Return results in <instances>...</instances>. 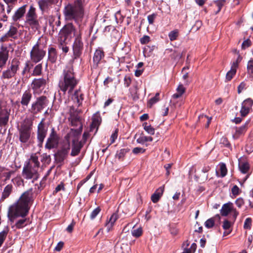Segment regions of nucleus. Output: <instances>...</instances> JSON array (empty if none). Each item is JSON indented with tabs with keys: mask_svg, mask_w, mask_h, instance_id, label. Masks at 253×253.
I'll list each match as a JSON object with an SVG mask.
<instances>
[{
	"mask_svg": "<svg viewBox=\"0 0 253 253\" xmlns=\"http://www.w3.org/2000/svg\"><path fill=\"white\" fill-rule=\"evenodd\" d=\"M32 194V189L26 191L22 195L17 203L9 209L8 216L11 222H14L18 217H24L27 214L28 205L31 200Z\"/></svg>",
	"mask_w": 253,
	"mask_h": 253,
	"instance_id": "nucleus-1",
	"label": "nucleus"
},
{
	"mask_svg": "<svg viewBox=\"0 0 253 253\" xmlns=\"http://www.w3.org/2000/svg\"><path fill=\"white\" fill-rule=\"evenodd\" d=\"M78 84V81L75 77L72 65L67 66L63 71L62 75L58 83L60 90L65 94L66 91L71 93Z\"/></svg>",
	"mask_w": 253,
	"mask_h": 253,
	"instance_id": "nucleus-2",
	"label": "nucleus"
},
{
	"mask_svg": "<svg viewBox=\"0 0 253 253\" xmlns=\"http://www.w3.org/2000/svg\"><path fill=\"white\" fill-rule=\"evenodd\" d=\"M85 0H75L73 4H69L64 9L63 13L66 20L77 21L82 19L84 15Z\"/></svg>",
	"mask_w": 253,
	"mask_h": 253,
	"instance_id": "nucleus-3",
	"label": "nucleus"
},
{
	"mask_svg": "<svg viewBox=\"0 0 253 253\" xmlns=\"http://www.w3.org/2000/svg\"><path fill=\"white\" fill-rule=\"evenodd\" d=\"M33 121L31 118H25L18 126L19 139L22 143H28L31 138Z\"/></svg>",
	"mask_w": 253,
	"mask_h": 253,
	"instance_id": "nucleus-4",
	"label": "nucleus"
},
{
	"mask_svg": "<svg viewBox=\"0 0 253 253\" xmlns=\"http://www.w3.org/2000/svg\"><path fill=\"white\" fill-rule=\"evenodd\" d=\"M80 128V130L71 129L70 132L65 137L66 141H67L68 140L70 141V138L73 137L72 140V151L71 152V155L73 157L78 155L84 146V143L79 141V138L82 132V126Z\"/></svg>",
	"mask_w": 253,
	"mask_h": 253,
	"instance_id": "nucleus-5",
	"label": "nucleus"
},
{
	"mask_svg": "<svg viewBox=\"0 0 253 253\" xmlns=\"http://www.w3.org/2000/svg\"><path fill=\"white\" fill-rule=\"evenodd\" d=\"M82 26L79 25V30H77L72 23H68L60 30L58 39L70 42L73 37L76 38L78 34L82 35Z\"/></svg>",
	"mask_w": 253,
	"mask_h": 253,
	"instance_id": "nucleus-6",
	"label": "nucleus"
},
{
	"mask_svg": "<svg viewBox=\"0 0 253 253\" xmlns=\"http://www.w3.org/2000/svg\"><path fill=\"white\" fill-rule=\"evenodd\" d=\"M48 104V100L45 96L38 97L35 102H33L29 111L31 113L36 115L41 112Z\"/></svg>",
	"mask_w": 253,
	"mask_h": 253,
	"instance_id": "nucleus-7",
	"label": "nucleus"
},
{
	"mask_svg": "<svg viewBox=\"0 0 253 253\" xmlns=\"http://www.w3.org/2000/svg\"><path fill=\"white\" fill-rule=\"evenodd\" d=\"M46 51L40 46L38 41L32 47L30 51V58L32 62L37 63L41 61L45 56Z\"/></svg>",
	"mask_w": 253,
	"mask_h": 253,
	"instance_id": "nucleus-8",
	"label": "nucleus"
},
{
	"mask_svg": "<svg viewBox=\"0 0 253 253\" xmlns=\"http://www.w3.org/2000/svg\"><path fill=\"white\" fill-rule=\"evenodd\" d=\"M82 35L79 33L75 38L73 45L72 49L73 52V60L80 58L84 49V43L82 41Z\"/></svg>",
	"mask_w": 253,
	"mask_h": 253,
	"instance_id": "nucleus-9",
	"label": "nucleus"
},
{
	"mask_svg": "<svg viewBox=\"0 0 253 253\" xmlns=\"http://www.w3.org/2000/svg\"><path fill=\"white\" fill-rule=\"evenodd\" d=\"M70 149V142L69 140L64 142L61 147L55 154V161L57 163H62L67 158Z\"/></svg>",
	"mask_w": 253,
	"mask_h": 253,
	"instance_id": "nucleus-10",
	"label": "nucleus"
},
{
	"mask_svg": "<svg viewBox=\"0 0 253 253\" xmlns=\"http://www.w3.org/2000/svg\"><path fill=\"white\" fill-rule=\"evenodd\" d=\"M26 22L32 28L38 29L39 27V23L37 20L36 8L33 5L30 6L26 15Z\"/></svg>",
	"mask_w": 253,
	"mask_h": 253,
	"instance_id": "nucleus-11",
	"label": "nucleus"
},
{
	"mask_svg": "<svg viewBox=\"0 0 253 253\" xmlns=\"http://www.w3.org/2000/svg\"><path fill=\"white\" fill-rule=\"evenodd\" d=\"M22 176L26 179H33L37 180L39 177L38 170L25 165L22 172Z\"/></svg>",
	"mask_w": 253,
	"mask_h": 253,
	"instance_id": "nucleus-12",
	"label": "nucleus"
},
{
	"mask_svg": "<svg viewBox=\"0 0 253 253\" xmlns=\"http://www.w3.org/2000/svg\"><path fill=\"white\" fill-rule=\"evenodd\" d=\"M59 142V137L54 128L51 129V133L47 139L45 147L48 149H51L56 147Z\"/></svg>",
	"mask_w": 253,
	"mask_h": 253,
	"instance_id": "nucleus-13",
	"label": "nucleus"
},
{
	"mask_svg": "<svg viewBox=\"0 0 253 253\" xmlns=\"http://www.w3.org/2000/svg\"><path fill=\"white\" fill-rule=\"evenodd\" d=\"M46 81L43 78L34 79L31 86L34 93H39L45 88Z\"/></svg>",
	"mask_w": 253,
	"mask_h": 253,
	"instance_id": "nucleus-14",
	"label": "nucleus"
},
{
	"mask_svg": "<svg viewBox=\"0 0 253 253\" xmlns=\"http://www.w3.org/2000/svg\"><path fill=\"white\" fill-rule=\"evenodd\" d=\"M44 119H42L38 126L37 139L39 144L42 145L47 133L44 124Z\"/></svg>",
	"mask_w": 253,
	"mask_h": 253,
	"instance_id": "nucleus-15",
	"label": "nucleus"
},
{
	"mask_svg": "<svg viewBox=\"0 0 253 253\" xmlns=\"http://www.w3.org/2000/svg\"><path fill=\"white\" fill-rule=\"evenodd\" d=\"M18 29L13 25H10L9 30L0 39V41L4 42L8 40L9 38L14 39H17Z\"/></svg>",
	"mask_w": 253,
	"mask_h": 253,
	"instance_id": "nucleus-16",
	"label": "nucleus"
},
{
	"mask_svg": "<svg viewBox=\"0 0 253 253\" xmlns=\"http://www.w3.org/2000/svg\"><path fill=\"white\" fill-rule=\"evenodd\" d=\"M9 57V50L6 46H1L0 48V69L6 65Z\"/></svg>",
	"mask_w": 253,
	"mask_h": 253,
	"instance_id": "nucleus-17",
	"label": "nucleus"
},
{
	"mask_svg": "<svg viewBox=\"0 0 253 253\" xmlns=\"http://www.w3.org/2000/svg\"><path fill=\"white\" fill-rule=\"evenodd\" d=\"M253 104V100L251 98H248L242 102L240 110L241 115L242 117H245L249 114Z\"/></svg>",
	"mask_w": 253,
	"mask_h": 253,
	"instance_id": "nucleus-18",
	"label": "nucleus"
},
{
	"mask_svg": "<svg viewBox=\"0 0 253 253\" xmlns=\"http://www.w3.org/2000/svg\"><path fill=\"white\" fill-rule=\"evenodd\" d=\"M104 57V52L101 48L97 49L93 57V65L92 68L96 69L98 67L99 63Z\"/></svg>",
	"mask_w": 253,
	"mask_h": 253,
	"instance_id": "nucleus-19",
	"label": "nucleus"
},
{
	"mask_svg": "<svg viewBox=\"0 0 253 253\" xmlns=\"http://www.w3.org/2000/svg\"><path fill=\"white\" fill-rule=\"evenodd\" d=\"M84 93L82 92L80 88L77 89L72 94L71 98L73 101L77 103L78 106H79L82 105L84 100Z\"/></svg>",
	"mask_w": 253,
	"mask_h": 253,
	"instance_id": "nucleus-20",
	"label": "nucleus"
},
{
	"mask_svg": "<svg viewBox=\"0 0 253 253\" xmlns=\"http://www.w3.org/2000/svg\"><path fill=\"white\" fill-rule=\"evenodd\" d=\"M10 110H8L6 108L0 110V126L6 125L9 120Z\"/></svg>",
	"mask_w": 253,
	"mask_h": 253,
	"instance_id": "nucleus-21",
	"label": "nucleus"
},
{
	"mask_svg": "<svg viewBox=\"0 0 253 253\" xmlns=\"http://www.w3.org/2000/svg\"><path fill=\"white\" fill-rule=\"evenodd\" d=\"M26 165L31 166V167H33V168L39 170L40 163L38 160V157L36 154H33L31 155L30 158Z\"/></svg>",
	"mask_w": 253,
	"mask_h": 253,
	"instance_id": "nucleus-22",
	"label": "nucleus"
},
{
	"mask_svg": "<svg viewBox=\"0 0 253 253\" xmlns=\"http://www.w3.org/2000/svg\"><path fill=\"white\" fill-rule=\"evenodd\" d=\"M238 66V60L233 62L230 70L227 73L226 75V81L228 82L231 80L233 77L235 75L237 72V68Z\"/></svg>",
	"mask_w": 253,
	"mask_h": 253,
	"instance_id": "nucleus-23",
	"label": "nucleus"
},
{
	"mask_svg": "<svg viewBox=\"0 0 253 253\" xmlns=\"http://www.w3.org/2000/svg\"><path fill=\"white\" fill-rule=\"evenodd\" d=\"M32 94L30 90H26L22 94L21 104L23 106L27 107L31 100Z\"/></svg>",
	"mask_w": 253,
	"mask_h": 253,
	"instance_id": "nucleus-24",
	"label": "nucleus"
},
{
	"mask_svg": "<svg viewBox=\"0 0 253 253\" xmlns=\"http://www.w3.org/2000/svg\"><path fill=\"white\" fill-rule=\"evenodd\" d=\"M27 5H24L19 7L12 16V19L14 22H16L22 18L26 12V7Z\"/></svg>",
	"mask_w": 253,
	"mask_h": 253,
	"instance_id": "nucleus-25",
	"label": "nucleus"
},
{
	"mask_svg": "<svg viewBox=\"0 0 253 253\" xmlns=\"http://www.w3.org/2000/svg\"><path fill=\"white\" fill-rule=\"evenodd\" d=\"M54 3L49 0H39L38 1V5L40 9L42 12H46L49 9L51 5Z\"/></svg>",
	"mask_w": 253,
	"mask_h": 253,
	"instance_id": "nucleus-26",
	"label": "nucleus"
},
{
	"mask_svg": "<svg viewBox=\"0 0 253 253\" xmlns=\"http://www.w3.org/2000/svg\"><path fill=\"white\" fill-rule=\"evenodd\" d=\"M250 121V120H248L243 125H242L240 127H236V132L235 134L233 135V137L237 138L238 137H239V136L244 134L247 131V128H248Z\"/></svg>",
	"mask_w": 253,
	"mask_h": 253,
	"instance_id": "nucleus-27",
	"label": "nucleus"
},
{
	"mask_svg": "<svg viewBox=\"0 0 253 253\" xmlns=\"http://www.w3.org/2000/svg\"><path fill=\"white\" fill-rule=\"evenodd\" d=\"M119 216L117 213H114L110 217L109 220L106 221L105 227L108 232H109L114 226L115 222L118 219Z\"/></svg>",
	"mask_w": 253,
	"mask_h": 253,
	"instance_id": "nucleus-28",
	"label": "nucleus"
},
{
	"mask_svg": "<svg viewBox=\"0 0 253 253\" xmlns=\"http://www.w3.org/2000/svg\"><path fill=\"white\" fill-rule=\"evenodd\" d=\"M57 58L56 49L53 47H49L48 49V60L51 63L56 62Z\"/></svg>",
	"mask_w": 253,
	"mask_h": 253,
	"instance_id": "nucleus-29",
	"label": "nucleus"
},
{
	"mask_svg": "<svg viewBox=\"0 0 253 253\" xmlns=\"http://www.w3.org/2000/svg\"><path fill=\"white\" fill-rule=\"evenodd\" d=\"M233 204L229 202L224 204L220 210V213L222 216H227L233 210Z\"/></svg>",
	"mask_w": 253,
	"mask_h": 253,
	"instance_id": "nucleus-30",
	"label": "nucleus"
},
{
	"mask_svg": "<svg viewBox=\"0 0 253 253\" xmlns=\"http://www.w3.org/2000/svg\"><path fill=\"white\" fill-rule=\"evenodd\" d=\"M164 186H161L159 187L156 192L152 195L151 196V200L154 203H157L164 191Z\"/></svg>",
	"mask_w": 253,
	"mask_h": 253,
	"instance_id": "nucleus-31",
	"label": "nucleus"
},
{
	"mask_svg": "<svg viewBox=\"0 0 253 253\" xmlns=\"http://www.w3.org/2000/svg\"><path fill=\"white\" fill-rule=\"evenodd\" d=\"M20 62L16 58L12 60L7 69L16 74L19 68Z\"/></svg>",
	"mask_w": 253,
	"mask_h": 253,
	"instance_id": "nucleus-32",
	"label": "nucleus"
},
{
	"mask_svg": "<svg viewBox=\"0 0 253 253\" xmlns=\"http://www.w3.org/2000/svg\"><path fill=\"white\" fill-rule=\"evenodd\" d=\"M13 189V186L11 184L7 185L4 188L1 197V200L3 201L8 198L11 193Z\"/></svg>",
	"mask_w": 253,
	"mask_h": 253,
	"instance_id": "nucleus-33",
	"label": "nucleus"
},
{
	"mask_svg": "<svg viewBox=\"0 0 253 253\" xmlns=\"http://www.w3.org/2000/svg\"><path fill=\"white\" fill-rule=\"evenodd\" d=\"M69 42H70L68 41L58 39L59 48L61 49L62 51L65 53H67L69 50V47L67 46V44Z\"/></svg>",
	"mask_w": 253,
	"mask_h": 253,
	"instance_id": "nucleus-34",
	"label": "nucleus"
},
{
	"mask_svg": "<svg viewBox=\"0 0 253 253\" xmlns=\"http://www.w3.org/2000/svg\"><path fill=\"white\" fill-rule=\"evenodd\" d=\"M129 151V149L128 148H123L117 151L115 155L116 158L118 159L120 161H123L125 155Z\"/></svg>",
	"mask_w": 253,
	"mask_h": 253,
	"instance_id": "nucleus-35",
	"label": "nucleus"
},
{
	"mask_svg": "<svg viewBox=\"0 0 253 253\" xmlns=\"http://www.w3.org/2000/svg\"><path fill=\"white\" fill-rule=\"evenodd\" d=\"M29 219L27 218H23L18 220L15 224L17 229H20L29 224Z\"/></svg>",
	"mask_w": 253,
	"mask_h": 253,
	"instance_id": "nucleus-36",
	"label": "nucleus"
},
{
	"mask_svg": "<svg viewBox=\"0 0 253 253\" xmlns=\"http://www.w3.org/2000/svg\"><path fill=\"white\" fill-rule=\"evenodd\" d=\"M239 168L243 173H247L249 170L250 166L248 162L240 161L239 163Z\"/></svg>",
	"mask_w": 253,
	"mask_h": 253,
	"instance_id": "nucleus-37",
	"label": "nucleus"
},
{
	"mask_svg": "<svg viewBox=\"0 0 253 253\" xmlns=\"http://www.w3.org/2000/svg\"><path fill=\"white\" fill-rule=\"evenodd\" d=\"M247 74L249 78L253 79V60L248 61L247 64Z\"/></svg>",
	"mask_w": 253,
	"mask_h": 253,
	"instance_id": "nucleus-38",
	"label": "nucleus"
},
{
	"mask_svg": "<svg viewBox=\"0 0 253 253\" xmlns=\"http://www.w3.org/2000/svg\"><path fill=\"white\" fill-rule=\"evenodd\" d=\"M42 63L38 64L34 68L32 76H41L42 73Z\"/></svg>",
	"mask_w": 253,
	"mask_h": 253,
	"instance_id": "nucleus-39",
	"label": "nucleus"
},
{
	"mask_svg": "<svg viewBox=\"0 0 253 253\" xmlns=\"http://www.w3.org/2000/svg\"><path fill=\"white\" fill-rule=\"evenodd\" d=\"M16 73L7 69L6 70L3 71L1 77L3 79H9L14 77Z\"/></svg>",
	"mask_w": 253,
	"mask_h": 253,
	"instance_id": "nucleus-40",
	"label": "nucleus"
},
{
	"mask_svg": "<svg viewBox=\"0 0 253 253\" xmlns=\"http://www.w3.org/2000/svg\"><path fill=\"white\" fill-rule=\"evenodd\" d=\"M153 141V138L151 136H142L137 139L136 142L138 143L144 144L146 142H151Z\"/></svg>",
	"mask_w": 253,
	"mask_h": 253,
	"instance_id": "nucleus-41",
	"label": "nucleus"
},
{
	"mask_svg": "<svg viewBox=\"0 0 253 253\" xmlns=\"http://www.w3.org/2000/svg\"><path fill=\"white\" fill-rule=\"evenodd\" d=\"M71 124L72 126H77L80 125V127L79 129H76V130H80V127L82 126V129H83V126L81 124L80 118L78 116H76L73 117L71 119Z\"/></svg>",
	"mask_w": 253,
	"mask_h": 253,
	"instance_id": "nucleus-42",
	"label": "nucleus"
},
{
	"mask_svg": "<svg viewBox=\"0 0 253 253\" xmlns=\"http://www.w3.org/2000/svg\"><path fill=\"white\" fill-rule=\"evenodd\" d=\"M8 232V228L4 229L0 232V247L3 244L4 240H5Z\"/></svg>",
	"mask_w": 253,
	"mask_h": 253,
	"instance_id": "nucleus-43",
	"label": "nucleus"
},
{
	"mask_svg": "<svg viewBox=\"0 0 253 253\" xmlns=\"http://www.w3.org/2000/svg\"><path fill=\"white\" fill-rule=\"evenodd\" d=\"M178 30L176 29L170 32L169 34V38L170 41L176 40L178 36Z\"/></svg>",
	"mask_w": 253,
	"mask_h": 253,
	"instance_id": "nucleus-44",
	"label": "nucleus"
},
{
	"mask_svg": "<svg viewBox=\"0 0 253 253\" xmlns=\"http://www.w3.org/2000/svg\"><path fill=\"white\" fill-rule=\"evenodd\" d=\"M143 126L144 130L149 134L153 135L155 133V129L151 125H148L147 123H145L143 124Z\"/></svg>",
	"mask_w": 253,
	"mask_h": 253,
	"instance_id": "nucleus-45",
	"label": "nucleus"
},
{
	"mask_svg": "<svg viewBox=\"0 0 253 253\" xmlns=\"http://www.w3.org/2000/svg\"><path fill=\"white\" fill-rule=\"evenodd\" d=\"M159 93H157L154 97L151 98L148 101V106H149V107H151L153 104L157 102L159 100Z\"/></svg>",
	"mask_w": 253,
	"mask_h": 253,
	"instance_id": "nucleus-46",
	"label": "nucleus"
},
{
	"mask_svg": "<svg viewBox=\"0 0 253 253\" xmlns=\"http://www.w3.org/2000/svg\"><path fill=\"white\" fill-rule=\"evenodd\" d=\"M131 234L133 237L136 238L139 237L142 234V229L141 227L137 229H133L131 231Z\"/></svg>",
	"mask_w": 253,
	"mask_h": 253,
	"instance_id": "nucleus-47",
	"label": "nucleus"
},
{
	"mask_svg": "<svg viewBox=\"0 0 253 253\" xmlns=\"http://www.w3.org/2000/svg\"><path fill=\"white\" fill-rule=\"evenodd\" d=\"M214 225V219L213 217L208 219L205 222V225L207 228H211Z\"/></svg>",
	"mask_w": 253,
	"mask_h": 253,
	"instance_id": "nucleus-48",
	"label": "nucleus"
},
{
	"mask_svg": "<svg viewBox=\"0 0 253 253\" xmlns=\"http://www.w3.org/2000/svg\"><path fill=\"white\" fill-rule=\"evenodd\" d=\"M15 173L14 170H10L8 172H3L2 175L3 176L5 177L3 181L4 182H6L7 180H9L11 175Z\"/></svg>",
	"mask_w": 253,
	"mask_h": 253,
	"instance_id": "nucleus-49",
	"label": "nucleus"
},
{
	"mask_svg": "<svg viewBox=\"0 0 253 253\" xmlns=\"http://www.w3.org/2000/svg\"><path fill=\"white\" fill-rule=\"evenodd\" d=\"M220 175L221 177H224L227 174V169L225 164L222 163L220 165Z\"/></svg>",
	"mask_w": 253,
	"mask_h": 253,
	"instance_id": "nucleus-50",
	"label": "nucleus"
},
{
	"mask_svg": "<svg viewBox=\"0 0 253 253\" xmlns=\"http://www.w3.org/2000/svg\"><path fill=\"white\" fill-rule=\"evenodd\" d=\"M118 131H119L118 129H116L114 131V132L112 134V135H111V137H110L111 143L108 145V147H109L110 145H111L112 144H113L115 142V140H116V139L118 137Z\"/></svg>",
	"mask_w": 253,
	"mask_h": 253,
	"instance_id": "nucleus-51",
	"label": "nucleus"
},
{
	"mask_svg": "<svg viewBox=\"0 0 253 253\" xmlns=\"http://www.w3.org/2000/svg\"><path fill=\"white\" fill-rule=\"evenodd\" d=\"M252 221V220L251 218L248 217L246 218L244 222V228L246 229H250L251 228Z\"/></svg>",
	"mask_w": 253,
	"mask_h": 253,
	"instance_id": "nucleus-52",
	"label": "nucleus"
},
{
	"mask_svg": "<svg viewBox=\"0 0 253 253\" xmlns=\"http://www.w3.org/2000/svg\"><path fill=\"white\" fill-rule=\"evenodd\" d=\"M101 209L99 207L95 208L91 213L90 218L91 219H94L100 212Z\"/></svg>",
	"mask_w": 253,
	"mask_h": 253,
	"instance_id": "nucleus-53",
	"label": "nucleus"
},
{
	"mask_svg": "<svg viewBox=\"0 0 253 253\" xmlns=\"http://www.w3.org/2000/svg\"><path fill=\"white\" fill-rule=\"evenodd\" d=\"M225 3V0H217L215 1V3L218 8L217 12H219L221 10L222 6L224 5Z\"/></svg>",
	"mask_w": 253,
	"mask_h": 253,
	"instance_id": "nucleus-54",
	"label": "nucleus"
},
{
	"mask_svg": "<svg viewBox=\"0 0 253 253\" xmlns=\"http://www.w3.org/2000/svg\"><path fill=\"white\" fill-rule=\"evenodd\" d=\"M61 190H65L64 184L63 183L61 182L59 185H58L55 188V190L53 191V194H56L58 192Z\"/></svg>",
	"mask_w": 253,
	"mask_h": 253,
	"instance_id": "nucleus-55",
	"label": "nucleus"
},
{
	"mask_svg": "<svg viewBox=\"0 0 253 253\" xmlns=\"http://www.w3.org/2000/svg\"><path fill=\"white\" fill-rule=\"evenodd\" d=\"M124 85L126 87H128L131 83V79L129 76H126L124 79Z\"/></svg>",
	"mask_w": 253,
	"mask_h": 253,
	"instance_id": "nucleus-56",
	"label": "nucleus"
},
{
	"mask_svg": "<svg viewBox=\"0 0 253 253\" xmlns=\"http://www.w3.org/2000/svg\"><path fill=\"white\" fill-rule=\"evenodd\" d=\"M157 16V14L154 13L151 15H149L147 16V19H148V23L149 24H153L154 20L156 18Z\"/></svg>",
	"mask_w": 253,
	"mask_h": 253,
	"instance_id": "nucleus-57",
	"label": "nucleus"
},
{
	"mask_svg": "<svg viewBox=\"0 0 253 253\" xmlns=\"http://www.w3.org/2000/svg\"><path fill=\"white\" fill-rule=\"evenodd\" d=\"M251 45V41L250 39H247L243 42L242 44V48L245 49L246 48L250 46Z\"/></svg>",
	"mask_w": 253,
	"mask_h": 253,
	"instance_id": "nucleus-58",
	"label": "nucleus"
},
{
	"mask_svg": "<svg viewBox=\"0 0 253 253\" xmlns=\"http://www.w3.org/2000/svg\"><path fill=\"white\" fill-rule=\"evenodd\" d=\"M150 37L145 35L140 40V43L142 44H146L150 41Z\"/></svg>",
	"mask_w": 253,
	"mask_h": 253,
	"instance_id": "nucleus-59",
	"label": "nucleus"
},
{
	"mask_svg": "<svg viewBox=\"0 0 253 253\" xmlns=\"http://www.w3.org/2000/svg\"><path fill=\"white\" fill-rule=\"evenodd\" d=\"M145 151L144 149L140 147H135L132 150V153L134 154H138L139 153H143Z\"/></svg>",
	"mask_w": 253,
	"mask_h": 253,
	"instance_id": "nucleus-60",
	"label": "nucleus"
},
{
	"mask_svg": "<svg viewBox=\"0 0 253 253\" xmlns=\"http://www.w3.org/2000/svg\"><path fill=\"white\" fill-rule=\"evenodd\" d=\"M232 194L236 196L239 194L240 193V189L237 185H234L232 188Z\"/></svg>",
	"mask_w": 253,
	"mask_h": 253,
	"instance_id": "nucleus-61",
	"label": "nucleus"
},
{
	"mask_svg": "<svg viewBox=\"0 0 253 253\" xmlns=\"http://www.w3.org/2000/svg\"><path fill=\"white\" fill-rule=\"evenodd\" d=\"M246 84L242 82L238 87V93H240L244 89L246 88Z\"/></svg>",
	"mask_w": 253,
	"mask_h": 253,
	"instance_id": "nucleus-62",
	"label": "nucleus"
},
{
	"mask_svg": "<svg viewBox=\"0 0 253 253\" xmlns=\"http://www.w3.org/2000/svg\"><path fill=\"white\" fill-rule=\"evenodd\" d=\"M235 204L238 208H241V207L244 204L243 199L242 198H238L235 201Z\"/></svg>",
	"mask_w": 253,
	"mask_h": 253,
	"instance_id": "nucleus-63",
	"label": "nucleus"
},
{
	"mask_svg": "<svg viewBox=\"0 0 253 253\" xmlns=\"http://www.w3.org/2000/svg\"><path fill=\"white\" fill-rule=\"evenodd\" d=\"M231 226V222L229 221L228 220H225L223 222V224L222 225L223 228L225 230L229 229Z\"/></svg>",
	"mask_w": 253,
	"mask_h": 253,
	"instance_id": "nucleus-64",
	"label": "nucleus"
}]
</instances>
